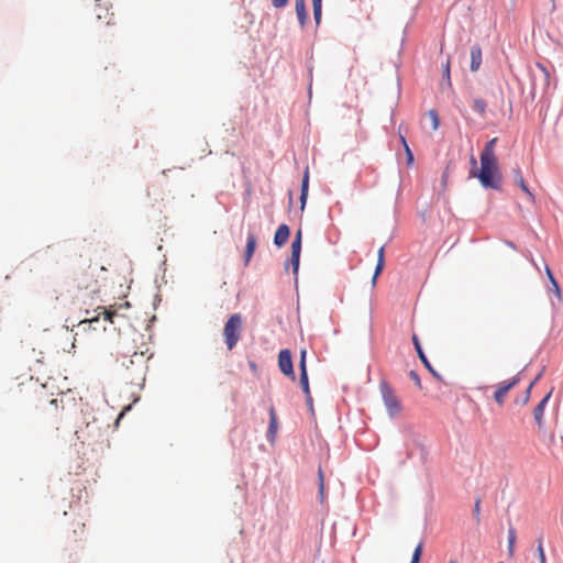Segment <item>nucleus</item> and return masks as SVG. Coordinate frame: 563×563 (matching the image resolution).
Listing matches in <instances>:
<instances>
[{
	"label": "nucleus",
	"instance_id": "obj_1",
	"mask_svg": "<svg viewBox=\"0 0 563 563\" xmlns=\"http://www.w3.org/2000/svg\"><path fill=\"white\" fill-rule=\"evenodd\" d=\"M481 184L486 188L499 189L501 185V173L497 158L481 157V170L478 173Z\"/></svg>",
	"mask_w": 563,
	"mask_h": 563
},
{
	"label": "nucleus",
	"instance_id": "obj_2",
	"mask_svg": "<svg viewBox=\"0 0 563 563\" xmlns=\"http://www.w3.org/2000/svg\"><path fill=\"white\" fill-rule=\"evenodd\" d=\"M147 360L143 352H134L132 355L123 356L121 365L126 371V378H129L131 383L135 379H143Z\"/></svg>",
	"mask_w": 563,
	"mask_h": 563
},
{
	"label": "nucleus",
	"instance_id": "obj_3",
	"mask_svg": "<svg viewBox=\"0 0 563 563\" xmlns=\"http://www.w3.org/2000/svg\"><path fill=\"white\" fill-rule=\"evenodd\" d=\"M243 318L240 313H233L229 317L223 327V338L227 349L232 351L242 336Z\"/></svg>",
	"mask_w": 563,
	"mask_h": 563
},
{
	"label": "nucleus",
	"instance_id": "obj_4",
	"mask_svg": "<svg viewBox=\"0 0 563 563\" xmlns=\"http://www.w3.org/2000/svg\"><path fill=\"white\" fill-rule=\"evenodd\" d=\"M379 390L382 394L384 405L388 412V416L390 418H395V417L399 416L402 410V406H401L400 400L396 396L395 391L389 386V384L386 382H382L379 384Z\"/></svg>",
	"mask_w": 563,
	"mask_h": 563
},
{
	"label": "nucleus",
	"instance_id": "obj_5",
	"mask_svg": "<svg viewBox=\"0 0 563 563\" xmlns=\"http://www.w3.org/2000/svg\"><path fill=\"white\" fill-rule=\"evenodd\" d=\"M74 282L78 289L90 290L91 292L98 291V280L95 277V271L90 267L78 272Z\"/></svg>",
	"mask_w": 563,
	"mask_h": 563
},
{
	"label": "nucleus",
	"instance_id": "obj_6",
	"mask_svg": "<svg viewBox=\"0 0 563 563\" xmlns=\"http://www.w3.org/2000/svg\"><path fill=\"white\" fill-rule=\"evenodd\" d=\"M520 382V375L511 377L510 379L503 380L496 386L494 399L498 405H504L505 398L510 389H512Z\"/></svg>",
	"mask_w": 563,
	"mask_h": 563
},
{
	"label": "nucleus",
	"instance_id": "obj_7",
	"mask_svg": "<svg viewBox=\"0 0 563 563\" xmlns=\"http://www.w3.org/2000/svg\"><path fill=\"white\" fill-rule=\"evenodd\" d=\"M301 242H302V231L299 229L296 232L294 241L291 242V256H290V265L292 267V273L296 278L298 276V271H299Z\"/></svg>",
	"mask_w": 563,
	"mask_h": 563
},
{
	"label": "nucleus",
	"instance_id": "obj_8",
	"mask_svg": "<svg viewBox=\"0 0 563 563\" xmlns=\"http://www.w3.org/2000/svg\"><path fill=\"white\" fill-rule=\"evenodd\" d=\"M278 366L280 372L295 380V372L292 366L291 354L289 350H282L278 355Z\"/></svg>",
	"mask_w": 563,
	"mask_h": 563
},
{
	"label": "nucleus",
	"instance_id": "obj_9",
	"mask_svg": "<svg viewBox=\"0 0 563 563\" xmlns=\"http://www.w3.org/2000/svg\"><path fill=\"white\" fill-rule=\"evenodd\" d=\"M412 343L415 345V349L417 351V354L419 356V358L421 360V362L423 363V365L426 366V368L437 378V379H440L441 380V376L440 374L432 367V365L430 364V362L428 361L427 358V355L424 354L422 347H421V344H420V341L417 336V334H412Z\"/></svg>",
	"mask_w": 563,
	"mask_h": 563
},
{
	"label": "nucleus",
	"instance_id": "obj_10",
	"mask_svg": "<svg viewBox=\"0 0 563 563\" xmlns=\"http://www.w3.org/2000/svg\"><path fill=\"white\" fill-rule=\"evenodd\" d=\"M551 394H552V391L548 393L533 410V417L537 422L538 429L540 431L544 430L543 413H544L545 405L551 397Z\"/></svg>",
	"mask_w": 563,
	"mask_h": 563
},
{
	"label": "nucleus",
	"instance_id": "obj_11",
	"mask_svg": "<svg viewBox=\"0 0 563 563\" xmlns=\"http://www.w3.org/2000/svg\"><path fill=\"white\" fill-rule=\"evenodd\" d=\"M289 235H290L289 227L287 224H280L278 227L277 231L275 232V236H274L275 245L278 247L284 246L287 243Z\"/></svg>",
	"mask_w": 563,
	"mask_h": 563
},
{
	"label": "nucleus",
	"instance_id": "obj_12",
	"mask_svg": "<svg viewBox=\"0 0 563 563\" xmlns=\"http://www.w3.org/2000/svg\"><path fill=\"white\" fill-rule=\"evenodd\" d=\"M268 413H269V426H268V431H267V438L269 439V441H274L276 433H277V429H278L277 415H276L274 406L269 407Z\"/></svg>",
	"mask_w": 563,
	"mask_h": 563
},
{
	"label": "nucleus",
	"instance_id": "obj_13",
	"mask_svg": "<svg viewBox=\"0 0 563 563\" xmlns=\"http://www.w3.org/2000/svg\"><path fill=\"white\" fill-rule=\"evenodd\" d=\"M482 65V48L479 45H474L471 48V70L477 71Z\"/></svg>",
	"mask_w": 563,
	"mask_h": 563
},
{
	"label": "nucleus",
	"instance_id": "obj_14",
	"mask_svg": "<svg viewBox=\"0 0 563 563\" xmlns=\"http://www.w3.org/2000/svg\"><path fill=\"white\" fill-rule=\"evenodd\" d=\"M385 266V246H380L377 253V264L375 267V272L372 278V285L375 286L376 280L380 273L383 272Z\"/></svg>",
	"mask_w": 563,
	"mask_h": 563
},
{
	"label": "nucleus",
	"instance_id": "obj_15",
	"mask_svg": "<svg viewBox=\"0 0 563 563\" xmlns=\"http://www.w3.org/2000/svg\"><path fill=\"white\" fill-rule=\"evenodd\" d=\"M256 236L253 234V233H250L247 235V240H246V246H245V255H244V262H245V265H247L255 252V249H256Z\"/></svg>",
	"mask_w": 563,
	"mask_h": 563
},
{
	"label": "nucleus",
	"instance_id": "obj_16",
	"mask_svg": "<svg viewBox=\"0 0 563 563\" xmlns=\"http://www.w3.org/2000/svg\"><path fill=\"white\" fill-rule=\"evenodd\" d=\"M308 187H309V170L306 168L301 181V192H300V209L303 210L307 198H308Z\"/></svg>",
	"mask_w": 563,
	"mask_h": 563
},
{
	"label": "nucleus",
	"instance_id": "obj_17",
	"mask_svg": "<svg viewBox=\"0 0 563 563\" xmlns=\"http://www.w3.org/2000/svg\"><path fill=\"white\" fill-rule=\"evenodd\" d=\"M514 181L516 185H518L521 188V190L529 197V199L531 201L534 200V197H533L532 192L529 190V188L527 187L525 179L522 177V174L519 169L514 170Z\"/></svg>",
	"mask_w": 563,
	"mask_h": 563
},
{
	"label": "nucleus",
	"instance_id": "obj_18",
	"mask_svg": "<svg viewBox=\"0 0 563 563\" xmlns=\"http://www.w3.org/2000/svg\"><path fill=\"white\" fill-rule=\"evenodd\" d=\"M295 10L297 18L299 20V23L301 26L306 24L307 21V11H306V1L305 0H295Z\"/></svg>",
	"mask_w": 563,
	"mask_h": 563
},
{
	"label": "nucleus",
	"instance_id": "obj_19",
	"mask_svg": "<svg viewBox=\"0 0 563 563\" xmlns=\"http://www.w3.org/2000/svg\"><path fill=\"white\" fill-rule=\"evenodd\" d=\"M496 143H497V137H494L489 142H487L482 154H481V157L497 158L495 155Z\"/></svg>",
	"mask_w": 563,
	"mask_h": 563
},
{
	"label": "nucleus",
	"instance_id": "obj_20",
	"mask_svg": "<svg viewBox=\"0 0 563 563\" xmlns=\"http://www.w3.org/2000/svg\"><path fill=\"white\" fill-rule=\"evenodd\" d=\"M299 383L302 387V390L307 397L308 402H311L312 399H311L310 389H309L308 375H300Z\"/></svg>",
	"mask_w": 563,
	"mask_h": 563
},
{
	"label": "nucleus",
	"instance_id": "obj_21",
	"mask_svg": "<svg viewBox=\"0 0 563 563\" xmlns=\"http://www.w3.org/2000/svg\"><path fill=\"white\" fill-rule=\"evenodd\" d=\"M428 115L431 120L432 130L437 131L440 126V117H439L437 110H434V109L429 110Z\"/></svg>",
	"mask_w": 563,
	"mask_h": 563
},
{
	"label": "nucleus",
	"instance_id": "obj_22",
	"mask_svg": "<svg viewBox=\"0 0 563 563\" xmlns=\"http://www.w3.org/2000/svg\"><path fill=\"white\" fill-rule=\"evenodd\" d=\"M541 377V374H539L531 383L530 385L528 386L526 393H525V396L521 397V401L520 404L521 405H526L529 399H530V395H531V389L533 388L534 384L539 380V378ZM517 402H519V400H517Z\"/></svg>",
	"mask_w": 563,
	"mask_h": 563
},
{
	"label": "nucleus",
	"instance_id": "obj_23",
	"mask_svg": "<svg viewBox=\"0 0 563 563\" xmlns=\"http://www.w3.org/2000/svg\"><path fill=\"white\" fill-rule=\"evenodd\" d=\"M59 408V400L57 398L52 399L48 405L44 408L49 415L56 416Z\"/></svg>",
	"mask_w": 563,
	"mask_h": 563
},
{
	"label": "nucleus",
	"instance_id": "obj_24",
	"mask_svg": "<svg viewBox=\"0 0 563 563\" xmlns=\"http://www.w3.org/2000/svg\"><path fill=\"white\" fill-rule=\"evenodd\" d=\"M321 3L322 0H312L313 16L317 24H319L321 21Z\"/></svg>",
	"mask_w": 563,
	"mask_h": 563
},
{
	"label": "nucleus",
	"instance_id": "obj_25",
	"mask_svg": "<svg viewBox=\"0 0 563 563\" xmlns=\"http://www.w3.org/2000/svg\"><path fill=\"white\" fill-rule=\"evenodd\" d=\"M473 109L474 111H476L478 114L481 115H484L485 112H486V102L483 100V99H475L473 101Z\"/></svg>",
	"mask_w": 563,
	"mask_h": 563
},
{
	"label": "nucleus",
	"instance_id": "obj_26",
	"mask_svg": "<svg viewBox=\"0 0 563 563\" xmlns=\"http://www.w3.org/2000/svg\"><path fill=\"white\" fill-rule=\"evenodd\" d=\"M422 550H423V544L422 542H420L415 551H413V554H412V559H411V563H419L420 562V559H421V554H422Z\"/></svg>",
	"mask_w": 563,
	"mask_h": 563
},
{
	"label": "nucleus",
	"instance_id": "obj_27",
	"mask_svg": "<svg viewBox=\"0 0 563 563\" xmlns=\"http://www.w3.org/2000/svg\"><path fill=\"white\" fill-rule=\"evenodd\" d=\"M306 355H307L306 350H302L300 353V362H299L300 375H308L307 366H306Z\"/></svg>",
	"mask_w": 563,
	"mask_h": 563
},
{
	"label": "nucleus",
	"instance_id": "obj_28",
	"mask_svg": "<svg viewBox=\"0 0 563 563\" xmlns=\"http://www.w3.org/2000/svg\"><path fill=\"white\" fill-rule=\"evenodd\" d=\"M515 542H516V531H515V529L511 527V528H509V530H508V549H509V552H510V553H511V552H512V550H514Z\"/></svg>",
	"mask_w": 563,
	"mask_h": 563
},
{
	"label": "nucleus",
	"instance_id": "obj_29",
	"mask_svg": "<svg viewBox=\"0 0 563 563\" xmlns=\"http://www.w3.org/2000/svg\"><path fill=\"white\" fill-rule=\"evenodd\" d=\"M537 551H538V556H539V563H547L545 553H544L543 543H542L541 538L538 541Z\"/></svg>",
	"mask_w": 563,
	"mask_h": 563
},
{
	"label": "nucleus",
	"instance_id": "obj_30",
	"mask_svg": "<svg viewBox=\"0 0 563 563\" xmlns=\"http://www.w3.org/2000/svg\"><path fill=\"white\" fill-rule=\"evenodd\" d=\"M443 68V77L446 80L448 85H451V71H450V60L448 59L445 64L442 65Z\"/></svg>",
	"mask_w": 563,
	"mask_h": 563
},
{
	"label": "nucleus",
	"instance_id": "obj_31",
	"mask_svg": "<svg viewBox=\"0 0 563 563\" xmlns=\"http://www.w3.org/2000/svg\"><path fill=\"white\" fill-rule=\"evenodd\" d=\"M401 143L404 144V147H405V151L407 154L408 164H411L413 162V155H412V152L410 151V148L407 144V141L404 136H401Z\"/></svg>",
	"mask_w": 563,
	"mask_h": 563
},
{
	"label": "nucleus",
	"instance_id": "obj_32",
	"mask_svg": "<svg viewBox=\"0 0 563 563\" xmlns=\"http://www.w3.org/2000/svg\"><path fill=\"white\" fill-rule=\"evenodd\" d=\"M409 377L411 378V380L417 385V387L419 389H422V384H421V379L418 375V373L416 371H410L409 373Z\"/></svg>",
	"mask_w": 563,
	"mask_h": 563
},
{
	"label": "nucleus",
	"instance_id": "obj_33",
	"mask_svg": "<svg viewBox=\"0 0 563 563\" xmlns=\"http://www.w3.org/2000/svg\"><path fill=\"white\" fill-rule=\"evenodd\" d=\"M102 314L104 316V319L109 320L110 322H113V317L117 314L114 311L107 310L106 308H102Z\"/></svg>",
	"mask_w": 563,
	"mask_h": 563
},
{
	"label": "nucleus",
	"instance_id": "obj_34",
	"mask_svg": "<svg viewBox=\"0 0 563 563\" xmlns=\"http://www.w3.org/2000/svg\"><path fill=\"white\" fill-rule=\"evenodd\" d=\"M289 0H272V4L276 9H280L287 5Z\"/></svg>",
	"mask_w": 563,
	"mask_h": 563
},
{
	"label": "nucleus",
	"instance_id": "obj_35",
	"mask_svg": "<svg viewBox=\"0 0 563 563\" xmlns=\"http://www.w3.org/2000/svg\"><path fill=\"white\" fill-rule=\"evenodd\" d=\"M319 489H320V494L322 495L323 489H324V482H323V473L321 470H319Z\"/></svg>",
	"mask_w": 563,
	"mask_h": 563
},
{
	"label": "nucleus",
	"instance_id": "obj_36",
	"mask_svg": "<svg viewBox=\"0 0 563 563\" xmlns=\"http://www.w3.org/2000/svg\"><path fill=\"white\" fill-rule=\"evenodd\" d=\"M99 317L92 318L91 320H82L79 322V327L86 328V325H89L93 321H98Z\"/></svg>",
	"mask_w": 563,
	"mask_h": 563
},
{
	"label": "nucleus",
	"instance_id": "obj_37",
	"mask_svg": "<svg viewBox=\"0 0 563 563\" xmlns=\"http://www.w3.org/2000/svg\"><path fill=\"white\" fill-rule=\"evenodd\" d=\"M552 284V287H553V290L554 292L556 294V296L560 298L561 297V290H560V287L556 283V280L554 283H551Z\"/></svg>",
	"mask_w": 563,
	"mask_h": 563
},
{
	"label": "nucleus",
	"instance_id": "obj_38",
	"mask_svg": "<svg viewBox=\"0 0 563 563\" xmlns=\"http://www.w3.org/2000/svg\"><path fill=\"white\" fill-rule=\"evenodd\" d=\"M547 275H548V277H549V279H550V282H551V283H554V282H555V278H554V276H553V274H552L551 269H550L548 266H547Z\"/></svg>",
	"mask_w": 563,
	"mask_h": 563
},
{
	"label": "nucleus",
	"instance_id": "obj_39",
	"mask_svg": "<svg viewBox=\"0 0 563 563\" xmlns=\"http://www.w3.org/2000/svg\"><path fill=\"white\" fill-rule=\"evenodd\" d=\"M479 505H481V500L478 499V500L475 503V509H474V512H475V516H476V517L479 515Z\"/></svg>",
	"mask_w": 563,
	"mask_h": 563
},
{
	"label": "nucleus",
	"instance_id": "obj_40",
	"mask_svg": "<svg viewBox=\"0 0 563 563\" xmlns=\"http://www.w3.org/2000/svg\"><path fill=\"white\" fill-rule=\"evenodd\" d=\"M541 69H542V71L544 73L545 77L549 79L550 74H549V71L547 70V68H545V67H543V66H541Z\"/></svg>",
	"mask_w": 563,
	"mask_h": 563
},
{
	"label": "nucleus",
	"instance_id": "obj_41",
	"mask_svg": "<svg viewBox=\"0 0 563 563\" xmlns=\"http://www.w3.org/2000/svg\"><path fill=\"white\" fill-rule=\"evenodd\" d=\"M471 163L474 167L476 166L477 162H476L475 157H473V156L471 157Z\"/></svg>",
	"mask_w": 563,
	"mask_h": 563
},
{
	"label": "nucleus",
	"instance_id": "obj_42",
	"mask_svg": "<svg viewBox=\"0 0 563 563\" xmlns=\"http://www.w3.org/2000/svg\"><path fill=\"white\" fill-rule=\"evenodd\" d=\"M550 439H551V441H554V435H553V434H551V435H550Z\"/></svg>",
	"mask_w": 563,
	"mask_h": 563
},
{
	"label": "nucleus",
	"instance_id": "obj_43",
	"mask_svg": "<svg viewBox=\"0 0 563 563\" xmlns=\"http://www.w3.org/2000/svg\"><path fill=\"white\" fill-rule=\"evenodd\" d=\"M450 563H456L455 561H451Z\"/></svg>",
	"mask_w": 563,
	"mask_h": 563
}]
</instances>
